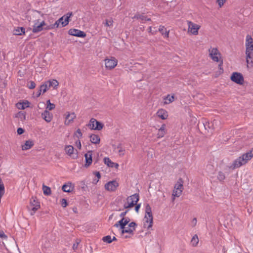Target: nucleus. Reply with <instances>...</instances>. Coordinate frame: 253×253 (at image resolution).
<instances>
[{
    "mask_svg": "<svg viewBox=\"0 0 253 253\" xmlns=\"http://www.w3.org/2000/svg\"><path fill=\"white\" fill-rule=\"evenodd\" d=\"M130 221L129 218H122L114 224V227L119 228L121 234L128 233L133 235L135 230L137 224L134 222Z\"/></svg>",
    "mask_w": 253,
    "mask_h": 253,
    "instance_id": "nucleus-1",
    "label": "nucleus"
},
{
    "mask_svg": "<svg viewBox=\"0 0 253 253\" xmlns=\"http://www.w3.org/2000/svg\"><path fill=\"white\" fill-rule=\"evenodd\" d=\"M253 158V148L247 153L235 159L232 165L233 169L239 168L246 164L248 161Z\"/></svg>",
    "mask_w": 253,
    "mask_h": 253,
    "instance_id": "nucleus-2",
    "label": "nucleus"
},
{
    "mask_svg": "<svg viewBox=\"0 0 253 253\" xmlns=\"http://www.w3.org/2000/svg\"><path fill=\"white\" fill-rule=\"evenodd\" d=\"M245 45L246 62L249 64L250 59L253 58V40L249 35L246 36Z\"/></svg>",
    "mask_w": 253,
    "mask_h": 253,
    "instance_id": "nucleus-3",
    "label": "nucleus"
},
{
    "mask_svg": "<svg viewBox=\"0 0 253 253\" xmlns=\"http://www.w3.org/2000/svg\"><path fill=\"white\" fill-rule=\"evenodd\" d=\"M145 211L144 227L150 229L153 225V218L151 207L148 204L145 205Z\"/></svg>",
    "mask_w": 253,
    "mask_h": 253,
    "instance_id": "nucleus-4",
    "label": "nucleus"
},
{
    "mask_svg": "<svg viewBox=\"0 0 253 253\" xmlns=\"http://www.w3.org/2000/svg\"><path fill=\"white\" fill-rule=\"evenodd\" d=\"M209 56L211 59L214 62L220 63L218 65L219 69H221L223 64V60L221 59V54L217 48L211 47L209 49Z\"/></svg>",
    "mask_w": 253,
    "mask_h": 253,
    "instance_id": "nucleus-5",
    "label": "nucleus"
},
{
    "mask_svg": "<svg viewBox=\"0 0 253 253\" xmlns=\"http://www.w3.org/2000/svg\"><path fill=\"white\" fill-rule=\"evenodd\" d=\"M139 196L138 194H134L127 197L124 204V209H128L133 207L139 201Z\"/></svg>",
    "mask_w": 253,
    "mask_h": 253,
    "instance_id": "nucleus-6",
    "label": "nucleus"
},
{
    "mask_svg": "<svg viewBox=\"0 0 253 253\" xmlns=\"http://www.w3.org/2000/svg\"><path fill=\"white\" fill-rule=\"evenodd\" d=\"M183 190V181L181 179H179L174 186V190L172 194V201L175 197H179L182 194Z\"/></svg>",
    "mask_w": 253,
    "mask_h": 253,
    "instance_id": "nucleus-7",
    "label": "nucleus"
},
{
    "mask_svg": "<svg viewBox=\"0 0 253 253\" xmlns=\"http://www.w3.org/2000/svg\"><path fill=\"white\" fill-rule=\"evenodd\" d=\"M43 16L44 14L42 13L40 11L36 10H31L28 12L26 16V18L29 22L33 21L34 22V20L39 19V16Z\"/></svg>",
    "mask_w": 253,
    "mask_h": 253,
    "instance_id": "nucleus-8",
    "label": "nucleus"
},
{
    "mask_svg": "<svg viewBox=\"0 0 253 253\" xmlns=\"http://www.w3.org/2000/svg\"><path fill=\"white\" fill-rule=\"evenodd\" d=\"M88 126L91 129L100 130L103 127V124L97 121L95 119L91 118L88 124Z\"/></svg>",
    "mask_w": 253,
    "mask_h": 253,
    "instance_id": "nucleus-9",
    "label": "nucleus"
},
{
    "mask_svg": "<svg viewBox=\"0 0 253 253\" xmlns=\"http://www.w3.org/2000/svg\"><path fill=\"white\" fill-rule=\"evenodd\" d=\"M118 60L114 57H111L110 59H105V65L106 69L111 70L114 69L117 65Z\"/></svg>",
    "mask_w": 253,
    "mask_h": 253,
    "instance_id": "nucleus-10",
    "label": "nucleus"
},
{
    "mask_svg": "<svg viewBox=\"0 0 253 253\" xmlns=\"http://www.w3.org/2000/svg\"><path fill=\"white\" fill-rule=\"evenodd\" d=\"M188 32L193 35H197L198 34V30L200 28V26L193 22L188 21Z\"/></svg>",
    "mask_w": 253,
    "mask_h": 253,
    "instance_id": "nucleus-11",
    "label": "nucleus"
},
{
    "mask_svg": "<svg viewBox=\"0 0 253 253\" xmlns=\"http://www.w3.org/2000/svg\"><path fill=\"white\" fill-rule=\"evenodd\" d=\"M231 80L234 83L239 84H243L244 83V77L241 73L238 72H234L231 76Z\"/></svg>",
    "mask_w": 253,
    "mask_h": 253,
    "instance_id": "nucleus-12",
    "label": "nucleus"
},
{
    "mask_svg": "<svg viewBox=\"0 0 253 253\" xmlns=\"http://www.w3.org/2000/svg\"><path fill=\"white\" fill-rule=\"evenodd\" d=\"M118 186L119 183L116 180L109 181L104 185L105 190L110 192L115 191Z\"/></svg>",
    "mask_w": 253,
    "mask_h": 253,
    "instance_id": "nucleus-13",
    "label": "nucleus"
},
{
    "mask_svg": "<svg viewBox=\"0 0 253 253\" xmlns=\"http://www.w3.org/2000/svg\"><path fill=\"white\" fill-rule=\"evenodd\" d=\"M73 15L72 12H68L58 19V22H60L62 27L67 26L69 22L70 18Z\"/></svg>",
    "mask_w": 253,
    "mask_h": 253,
    "instance_id": "nucleus-14",
    "label": "nucleus"
},
{
    "mask_svg": "<svg viewBox=\"0 0 253 253\" xmlns=\"http://www.w3.org/2000/svg\"><path fill=\"white\" fill-rule=\"evenodd\" d=\"M40 204L39 202L34 199L31 200L30 205L28 206V208L29 210L31 211V214L33 215L36 211H37L40 208Z\"/></svg>",
    "mask_w": 253,
    "mask_h": 253,
    "instance_id": "nucleus-15",
    "label": "nucleus"
},
{
    "mask_svg": "<svg viewBox=\"0 0 253 253\" xmlns=\"http://www.w3.org/2000/svg\"><path fill=\"white\" fill-rule=\"evenodd\" d=\"M46 27H42L39 23V19H35L34 21V25L33 26L32 32L34 33H38L42 30H49L45 29Z\"/></svg>",
    "mask_w": 253,
    "mask_h": 253,
    "instance_id": "nucleus-16",
    "label": "nucleus"
},
{
    "mask_svg": "<svg viewBox=\"0 0 253 253\" xmlns=\"http://www.w3.org/2000/svg\"><path fill=\"white\" fill-rule=\"evenodd\" d=\"M68 34L71 36L80 38H84L86 36V34L84 32L76 29H70L68 31Z\"/></svg>",
    "mask_w": 253,
    "mask_h": 253,
    "instance_id": "nucleus-17",
    "label": "nucleus"
},
{
    "mask_svg": "<svg viewBox=\"0 0 253 253\" xmlns=\"http://www.w3.org/2000/svg\"><path fill=\"white\" fill-rule=\"evenodd\" d=\"M41 115L42 118L47 123L50 122L53 118L52 114L47 110H45L43 113H42Z\"/></svg>",
    "mask_w": 253,
    "mask_h": 253,
    "instance_id": "nucleus-18",
    "label": "nucleus"
},
{
    "mask_svg": "<svg viewBox=\"0 0 253 253\" xmlns=\"http://www.w3.org/2000/svg\"><path fill=\"white\" fill-rule=\"evenodd\" d=\"M92 151H88L85 155L84 157L85 159V166L88 167L89 165H91V164L92 162Z\"/></svg>",
    "mask_w": 253,
    "mask_h": 253,
    "instance_id": "nucleus-19",
    "label": "nucleus"
},
{
    "mask_svg": "<svg viewBox=\"0 0 253 253\" xmlns=\"http://www.w3.org/2000/svg\"><path fill=\"white\" fill-rule=\"evenodd\" d=\"M76 118V115L74 113H72L71 114L68 113V115L66 117V120L65 121V125H70L74 120V119Z\"/></svg>",
    "mask_w": 253,
    "mask_h": 253,
    "instance_id": "nucleus-20",
    "label": "nucleus"
},
{
    "mask_svg": "<svg viewBox=\"0 0 253 253\" xmlns=\"http://www.w3.org/2000/svg\"><path fill=\"white\" fill-rule=\"evenodd\" d=\"M157 115L162 120H165L168 117L167 111L163 109H159L157 112Z\"/></svg>",
    "mask_w": 253,
    "mask_h": 253,
    "instance_id": "nucleus-21",
    "label": "nucleus"
},
{
    "mask_svg": "<svg viewBox=\"0 0 253 253\" xmlns=\"http://www.w3.org/2000/svg\"><path fill=\"white\" fill-rule=\"evenodd\" d=\"M74 185L71 182H68L62 186V190L65 192H71L74 189Z\"/></svg>",
    "mask_w": 253,
    "mask_h": 253,
    "instance_id": "nucleus-22",
    "label": "nucleus"
},
{
    "mask_svg": "<svg viewBox=\"0 0 253 253\" xmlns=\"http://www.w3.org/2000/svg\"><path fill=\"white\" fill-rule=\"evenodd\" d=\"M90 142L95 144H99L100 141V138L98 135L92 134L89 136Z\"/></svg>",
    "mask_w": 253,
    "mask_h": 253,
    "instance_id": "nucleus-23",
    "label": "nucleus"
},
{
    "mask_svg": "<svg viewBox=\"0 0 253 253\" xmlns=\"http://www.w3.org/2000/svg\"><path fill=\"white\" fill-rule=\"evenodd\" d=\"M34 145V142L31 140H28L25 141L24 145H22V149L23 150H27L30 149Z\"/></svg>",
    "mask_w": 253,
    "mask_h": 253,
    "instance_id": "nucleus-24",
    "label": "nucleus"
},
{
    "mask_svg": "<svg viewBox=\"0 0 253 253\" xmlns=\"http://www.w3.org/2000/svg\"><path fill=\"white\" fill-rule=\"evenodd\" d=\"M166 134V125L163 124L161 127L159 129L157 133L158 138H162Z\"/></svg>",
    "mask_w": 253,
    "mask_h": 253,
    "instance_id": "nucleus-25",
    "label": "nucleus"
},
{
    "mask_svg": "<svg viewBox=\"0 0 253 253\" xmlns=\"http://www.w3.org/2000/svg\"><path fill=\"white\" fill-rule=\"evenodd\" d=\"M25 33V29L24 27H17L13 31V34L15 35L21 36Z\"/></svg>",
    "mask_w": 253,
    "mask_h": 253,
    "instance_id": "nucleus-26",
    "label": "nucleus"
},
{
    "mask_svg": "<svg viewBox=\"0 0 253 253\" xmlns=\"http://www.w3.org/2000/svg\"><path fill=\"white\" fill-rule=\"evenodd\" d=\"M46 82L48 85L49 88L51 87H52L53 88H55L59 84L58 81L57 80H54V79L51 80H48V81H46Z\"/></svg>",
    "mask_w": 253,
    "mask_h": 253,
    "instance_id": "nucleus-27",
    "label": "nucleus"
},
{
    "mask_svg": "<svg viewBox=\"0 0 253 253\" xmlns=\"http://www.w3.org/2000/svg\"><path fill=\"white\" fill-rule=\"evenodd\" d=\"M133 18L136 19H139L141 20V22L142 23H144L145 21H150L151 19L149 18H147L146 16H145L143 14H140L139 13L136 14Z\"/></svg>",
    "mask_w": 253,
    "mask_h": 253,
    "instance_id": "nucleus-28",
    "label": "nucleus"
},
{
    "mask_svg": "<svg viewBox=\"0 0 253 253\" xmlns=\"http://www.w3.org/2000/svg\"><path fill=\"white\" fill-rule=\"evenodd\" d=\"M104 163L107 165L108 167L113 168L115 165H116V167L118 166V164L114 163L111 161V160L109 158L105 157L104 158Z\"/></svg>",
    "mask_w": 253,
    "mask_h": 253,
    "instance_id": "nucleus-29",
    "label": "nucleus"
},
{
    "mask_svg": "<svg viewBox=\"0 0 253 253\" xmlns=\"http://www.w3.org/2000/svg\"><path fill=\"white\" fill-rule=\"evenodd\" d=\"M199 238L197 235H194L191 240V244L193 247H196L199 243Z\"/></svg>",
    "mask_w": 253,
    "mask_h": 253,
    "instance_id": "nucleus-30",
    "label": "nucleus"
},
{
    "mask_svg": "<svg viewBox=\"0 0 253 253\" xmlns=\"http://www.w3.org/2000/svg\"><path fill=\"white\" fill-rule=\"evenodd\" d=\"M61 25L60 22H58V19L53 24H50L49 26H47L45 29L51 30L54 28H57Z\"/></svg>",
    "mask_w": 253,
    "mask_h": 253,
    "instance_id": "nucleus-31",
    "label": "nucleus"
},
{
    "mask_svg": "<svg viewBox=\"0 0 253 253\" xmlns=\"http://www.w3.org/2000/svg\"><path fill=\"white\" fill-rule=\"evenodd\" d=\"M165 103L169 104L172 102L174 100V95H168L166 97L164 98Z\"/></svg>",
    "mask_w": 253,
    "mask_h": 253,
    "instance_id": "nucleus-32",
    "label": "nucleus"
},
{
    "mask_svg": "<svg viewBox=\"0 0 253 253\" xmlns=\"http://www.w3.org/2000/svg\"><path fill=\"white\" fill-rule=\"evenodd\" d=\"M65 150L67 154L71 156L74 153V147L71 145H68L65 147Z\"/></svg>",
    "mask_w": 253,
    "mask_h": 253,
    "instance_id": "nucleus-33",
    "label": "nucleus"
},
{
    "mask_svg": "<svg viewBox=\"0 0 253 253\" xmlns=\"http://www.w3.org/2000/svg\"><path fill=\"white\" fill-rule=\"evenodd\" d=\"M165 27L164 26H160L159 28V31L161 33V34L165 37L168 38L169 37V31H165Z\"/></svg>",
    "mask_w": 253,
    "mask_h": 253,
    "instance_id": "nucleus-34",
    "label": "nucleus"
},
{
    "mask_svg": "<svg viewBox=\"0 0 253 253\" xmlns=\"http://www.w3.org/2000/svg\"><path fill=\"white\" fill-rule=\"evenodd\" d=\"M49 89V87L48 86V85L46 83V82H44L42 84L41 86H40V91H41L42 93H44V92H45L46 91V90L47 89Z\"/></svg>",
    "mask_w": 253,
    "mask_h": 253,
    "instance_id": "nucleus-35",
    "label": "nucleus"
},
{
    "mask_svg": "<svg viewBox=\"0 0 253 253\" xmlns=\"http://www.w3.org/2000/svg\"><path fill=\"white\" fill-rule=\"evenodd\" d=\"M42 190L44 195H49L51 193V189L50 188L44 185H42Z\"/></svg>",
    "mask_w": 253,
    "mask_h": 253,
    "instance_id": "nucleus-36",
    "label": "nucleus"
},
{
    "mask_svg": "<svg viewBox=\"0 0 253 253\" xmlns=\"http://www.w3.org/2000/svg\"><path fill=\"white\" fill-rule=\"evenodd\" d=\"M47 106L46 107V110H52L54 109L55 107V105L53 103H51L49 100H48L46 102Z\"/></svg>",
    "mask_w": 253,
    "mask_h": 253,
    "instance_id": "nucleus-37",
    "label": "nucleus"
},
{
    "mask_svg": "<svg viewBox=\"0 0 253 253\" xmlns=\"http://www.w3.org/2000/svg\"><path fill=\"white\" fill-rule=\"evenodd\" d=\"M82 133L80 129L78 128L74 133V136L79 139L82 137Z\"/></svg>",
    "mask_w": 253,
    "mask_h": 253,
    "instance_id": "nucleus-38",
    "label": "nucleus"
},
{
    "mask_svg": "<svg viewBox=\"0 0 253 253\" xmlns=\"http://www.w3.org/2000/svg\"><path fill=\"white\" fill-rule=\"evenodd\" d=\"M29 102L28 101H26L25 102H23V103H20L19 105L20 107H18L19 109H24L25 108L29 107Z\"/></svg>",
    "mask_w": 253,
    "mask_h": 253,
    "instance_id": "nucleus-39",
    "label": "nucleus"
},
{
    "mask_svg": "<svg viewBox=\"0 0 253 253\" xmlns=\"http://www.w3.org/2000/svg\"><path fill=\"white\" fill-rule=\"evenodd\" d=\"M225 178V174L221 171H219L218 174L217 178L220 181H223Z\"/></svg>",
    "mask_w": 253,
    "mask_h": 253,
    "instance_id": "nucleus-40",
    "label": "nucleus"
},
{
    "mask_svg": "<svg viewBox=\"0 0 253 253\" xmlns=\"http://www.w3.org/2000/svg\"><path fill=\"white\" fill-rule=\"evenodd\" d=\"M102 240L108 243H111L112 242L111 237L109 235L105 236L103 238Z\"/></svg>",
    "mask_w": 253,
    "mask_h": 253,
    "instance_id": "nucleus-41",
    "label": "nucleus"
},
{
    "mask_svg": "<svg viewBox=\"0 0 253 253\" xmlns=\"http://www.w3.org/2000/svg\"><path fill=\"white\" fill-rule=\"evenodd\" d=\"M117 148L119 149V153L120 156H124L125 154V149L121 147V144H119Z\"/></svg>",
    "mask_w": 253,
    "mask_h": 253,
    "instance_id": "nucleus-42",
    "label": "nucleus"
},
{
    "mask_svg": "<svg viewBox=\"0 0 253 253\" xmlns=\"http://www.w3.org/2000/svg\"><path fill=\"white\" fill-rule=\"evenodd\" d=\"M28 87L30 89H34L36 87V84L34 81H30L28 84Z\"/></svg>",
    "mask_w": 253,
    "mask_h": 253,
    "instance_id": "nucleus-43",
    "label": "nucleus"
},
{
    "mask_svg": "<svg viewBox=\"0 0 253 253\" xmlns=\"http://www.w3.org/2000/svg\"><path fill=\"white\" fill-rule=\"evenodd\" d=\"M60 203H61V206L63 208H65L68 205L67 200L64 198H63L61 200Z\"/></svg>",
    "mask_w": 253,
    "mask_h": 253,
    "instance_id": "nucleus-44",
    "label": "nucleus"
},
{
    "mask_svg": "<svg viewBox=\"0 0 253 253\" xmlns=\"http://www.w3.org/2000/svg\"><path fill=\"white\" fill-rule=\"evenodd\" d=\"M128 211H129V210L127 209L125 211L121 212L120 214V217H122V218H129L128 217H125V216L128 212Z\"/></svg>",
    "mask_w": 253,
    "mask_h": 253,
    "instance_id": "nucleus-45",
    "label": "nucleus"
},
{
    "mask_svg": "<svg viewBox=\"0 0 253 253\" xmlns=\"http://www.w3.org/2000/svg\"><path fill=\"white\" fill-rule=\"evenodd\" d=\"M79 243H80V240L78 239H77L76 241V242L73 245V249L74 250H76L77 249Z\"/></svg>",
    "mask_w": 253,
    "mask_h": 253,
    "instance_id": "nucleus-46",
    "label": "nucleus"
},
{
    "mask_svg": "<svg viewBox=\"0 0 253 253\" xmlns=\"http://www.w3.org/2000/svg\"><path fill=\"white\" fill-rule=\"evenodd\" d=\"M226 0H217V2L220 7H222Z\"/></svg>",
    "mask_w": 253,
    "mask_h": 253,
    "instance_id": "nucleus-47",
    "label": "nucleus"
},
{
    "mask_svg": "<svg viewBox=\"0 0 253 253\" xmlns=\"http://www.w3.org/2000/svg\"><path fill=\"white\" fill-rule=\"evenodd\" d=\"M94 174L97 177V180H96V181L95 182V183H97L98 182V181H99V179L101 177V175H100V172L99 171H95L94 172Z\"/></svg>",
    "mask_w": 253,
    "mask_h": 253,
    "instance_id": "nucleus-48",
    "label": "nucleus"
},
{
    "mask_svg": "<svg viewBox=\"0 0 253 253\" xmlns=\"http://www.w3.org/2000/svg\"><path fill=\"white\" fill-rule=\"evenodd\" d=\"M113 22L111 20H106L105 21V25L107 27H109L112 25Z\"/></svg>",
    "mask_w": 253,
    "mask_h": 253,
    "instance_id": "nucleus-49",
    "label": "nucleus"
},
{
    "mask_svg": "<svg viewBox=\"0 0 253 253\" xmlns=\"http://www.w3.org/2000/svg\"><path fill=\"white\" fill-rule=\"evenodd\" d=\"M17 132L18 134H22L24 133V130L22 128L19 127L17 129Z\"/></svg>",
    "mask_w": 253,
    "mask_h": 253,
    "instance_id": "nucleus-50",
    "label": "nucleus"
},
{
    "mask_svg": "<svg viewBox=\"0 0 253 253\" xmlns=\"http://www.w3.org/2000/svg\"><path fill=\"white\" fill-rule=\"evenodd\" d=\"M39 23L42 27L49 26V25L47 24L44 20H42Z\"/></svg>",
    "mask_w": 253,
    "mask_h": 253,
    "instance_id": "nucleus-51",
    "label": "nucleus"
},
{
    "mask_svg": "<svg viewBox=\"0 0 253 253\" xmlns=\"http://www.w3.org/2000/svg\"><path fill=\"white\" fill-rule=\"evenodd\" d=\"M135 210L136 212L138 213L139 211V210L140 208L141 205H140V204H136V205H135Z\"/></svg>",
    "mask_w": 253,
    "mask_h": 253,
    "instance_id": "nucleus-52",
    "label": "nucleus"
},
{
    "mask_svg": "<svg viewBox=\"0 0 253 253\" xmlns=\"http://www.w3.org/2000/svg\"><path fill=\"white\" fill-rule=\"evenodd\" d=\"M192 223L193 224V226H195L197 224V219L196 218H194L192 221Z\"/></svg>",
    "mask_w": 253,
    "mask_h": 253,
    "instance_id": "nucleus-53",
    "label": "nucleus"
},
{
    "mask_svg": "<svg viewBox=\"0 0 253 253\" xmlns=\"http://www.w3.org/2000/svg\"><path fill=\"white\" fill-rule=\"evenodd\" d=\"M152 27H151V26H150V27L148 28V32H149V33H152V34H153V33H152Z\"/></svg>",
    "mask_w": 253,
    "mask_h": 253,
    "instance_id": "nucleus-54",
    "label": "nucleus"
},
{
    "mask_svg": "<svg viewBox=\"0 0 253 253\" xmlns=\"http://www.w3.org/2000/svg\"><path fill=\"white\" fill-rule=\"evenodd\" d=\"M42 92L41 91H40V90H39L37 92V97H39L41 95V94H42Z\"/></svg>",
    "mask_w": 253,
    "mask_h": 253,
    "instance_id": "nucleus-55",
    "label": "nucleus"
},
{
    "mask_svg": "<svg viewBox=\"0 0 253 253\" xmlns=\"http://www.w3.org/2000/svg\"><path fill=\"white\" fill-rule=\"evenodd\" d=\"M78 141H79V143H78V145H77V147H78L79 149H81V142H80V141L79 140H78Z\"/></svg>",
    "mask_w": 253,
    "mask_h": 253,
    "instance_id": "nucleus-56",
    "label": "nucleus"
},
{
    "mask_svg": "<svg viewBox=\"0 0 253 253\" xmlns=\"http://www.w3.org/2000/svg\"><path fill=\"white\" fill-rule=\"evenodd\" d=\"M111 240H112V242L113 241L117 240V239H116V238L115 237H113L112 239L111 238Z\"/></svg>",
    "mask_w": 253,
    "mask_h": 253,
    "instance_id": "nucleus-57",
    "label": "nucleus"
},
{
    "mask_svg": "<svg viewBox=\"0 0 253 253\" xmlns=\"http://www.w3.org/2000/svg\"><path fill=\"white\" fill-rule=\"evenodd\" d=\"M4 235V234L2 233L1 231H0V237H2Z\"/></svg>",
    "mask_w": 253,
    "mask_h": 253,
    "instance_id": "nucleus-58",
    "label": "nucleus"
},
{
    "mask_svg": "<svg viewBox=\"0 0 253 253\" xmlns=\"http://www.w3.org/2000/svg\"><path fill=\"white\" fill-rule=\"evenodd\" d=\"M96 180H97V179H94L93 181V183H94V184H96L95 182H96Z\"/></svg>",
    "mask_w": 253,
    "mask_h": 253,
    "instance_id": "nucleus-59",
    "label": "nucleus"
},
{
    "mask_svg": "<svg viewBox=\"0 0 253 253\" xmlns=\"http://www.w3.org/2000/svg\"><path fill=\"white\" fill-rule=\"evenodd\" d=\"M112 216H113V215H111V216H110V217H109V218H112Z\"/></svg>",
    "mask_w": 253,
    "mask_h": 253,
    "instance_id": "nucleus-60",
    "label": "nucleus"
},
{
    "mask_svg": "<svg viewBox=\"0 0 253 253\" xmlns=\"http://www.w3.org/2000/svg\"><path fill=\"white\" fill-rule=\"evenodd\" d=\"M112 216H113V215H111V216H110V217H109V218H112Z\"/></svg>",
    "mask_w": 253,
    "mask_h": 253,
    "instance_id": "nucleus-61",
    "label": "nucleus"
}]
</instances>
